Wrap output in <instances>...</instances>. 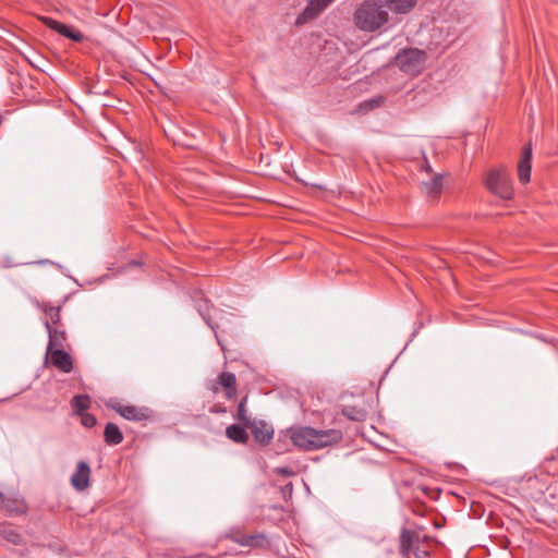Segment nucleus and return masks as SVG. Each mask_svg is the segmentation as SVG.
<instances>
[{
	"label": "nucleus",
	"mask_w": 558,
	"mask_h": 558,
	"mask_svg": "<svg viewBox=\"0 0 558 558\" xmlns=\"http://www.w3.org/2000/svg\"><path fill=\"white\" fill-rule=\"evenodd\" d=\"M104 440L109 446H117L123 441V434L114 423H108L104 430Z\"/></svg>",
	"instance_id": "f3484780"
},
{
	"label": "nucleus",
	"mask_w": 558,
	"mask_h": 558,
	"mask_svg": "<svg viewBox=\"0 0 558 558\" xmlns=\"http://www.w3.org/2000/svg\"><path fill=\"white\" fill-rule=\"evenodd\" d=\"M421 169L426 172H432V169H430V166H429L427 159H424V161L421 165Z\"/></svg>",
	"instance_id": "7c9ffc66"
},
{
	"label": "nucleus",
	"mask_w": 558,
	"mask_h": 558,
	"mask_svg": "<svg viewBox=\"0 0 558 558\" xmlns=\"http://www.w3.org/2000/svg\"><path fill=\"white\" fill-rule=\"evenodd\" d=\"M246 403H247V396H245L241 399L239 407H238V412L235 415V418L239 422H241L244 426H246L247 424H250L252 422L251 417L247 414Z\"/></svg>",
	"instance_id": "b1692460"
},
{
	"label": "nucleus",
	"mask_w": 558,
	"mask_h": 558,
	"mask_svg": "<svg viewBox=\"0 0 558 558\" xmlns=\"http://www.w3.org/2000/svg\"><path fill=\"white\" fill-rule=\"evenodd\" d=\"M389 20V11L381 0H364L353 13L354 25L364 33L380 31Z\"/></svg>",
	"instance_id": "f257e3e1"
},
{
	"label": "nucleus",
	"mask_w": 558,
	"mask_h": 558,
	"mask_svg": "<svg viewBox=\"0 0 558 558\" xmlns=\"http://www.w3.org/2000/svg\"><path fill=\"white\" fill-rule=\"evenodd\" d=\"M245 427L251 429L255 441L259 445H268L274 437V428L264 421H252Z\"/></svg>",
	"instance_id": "6e6552de"
},
{
	"label": "nucleus",
	"mask_w": 558,
	"mask_h": 558,
	"mask_svg": "<svg viewBox=\"0 0 558 558\" xmlns=\"http://www.w3.org/2000/svg\"><path fill=\"white\" fill-rule=\"evenodd\" d=\"M279 473L284 474V475H288V474H290L291 472H290V470H288L287 468H283V469H280V470H279Z\"/></svg>",
	"instance_id": "473e14b6"
},
{
	"label": "nucleus",
	"mask_w": 558,
	"mask_h": 558,
	"mask_svg": "<svg viewBox=\"0 0 558 558\" xmlns=\"http://www.w3.org/2000/svg\"><path fill=\"white\" fill-rule=\"evenodd\" d=\"M242 546L251 548H266L269 546V543L266 534L258 532L246 535L243 539Z\"/></svg>",
	"instance_id": "aec40b11"
},
{
	"label": "nucleus",
	"mask_w": 558,
	"mask_h": 558,
	"mask_svg": "<svg viewBox=\"0 0 558 558\" xmlns=\"http://www.w3.org/2000/svg\"><path fill=\"white\" fill-rule=\"evenodd\" d=\"M92 470L85 461H78L76 469L71 476V485L77 490L83 492L89 486Z\"/></svg>",
	"instance_id": "0eeeda50"
},
{
	"label": "nucleus",
	"mask_w": 558,
	"mask_h": 558,
	"mask_svg": "<svg viewBox=\"0 0 558 558\" xmlns=\"http://www.w3.org/2000/svg\"><path fill=\"white\" fill-rule=\"evenodd\" d=\"M0 535L8 542L20 545L22 544L23 537L10 523H3L0 525Z\"/></svg>",
	"instance_id": "412c9836"
},
{
	"label": "nucleus",
	"mask_w": 558,
	"mask_h": 558,
	"mask_svg": "<svg viewBox=\"0 0 558 558\" xmlns=\"http://www.w3.org/2000/svg\"><path fill=\"white\" fill-rule=\"evenodd\" d=\"M485 186L502 199L513 196V189L507 170L504 167L492 169L484 180Z\"/></svg>",
	"instance_id": "20e7f679"
},
{
	"label": "nucleus",
	"mask_w": 558,
	"mask_h": 558,
	"mask_svg": "<svg viewBox=\"0 0 558 558\" xmlns=\"http://www.w3.org/2000/svg\"><path fill=\"white\" fill-rule=\"evenodd\" d=\"M75 413L83 414L90 405V399L86 395H77L71 401Z\"/></svg>",
	"instance_id": "4be33fe9"
},
{
	"label": "nucleus",
	"mask_w": 558,
	"mask_h": 558,
	"mask_svg": "<svg viewBox=\"0 0 558 558\" xmlns=\"http://www.w3.org/2000/svg\"><path fill=\"white\" fill-rule=\"evenodd\" d=\"M105 405L129 421L143 422L150 416V411L147 408L124 404L117 398L108 399Z\"/></svg>",
	"instance_id": "39448f33"
},
{
	"label": "nucleus",
	"mask_w": 558,
	"mask_h": 558,
	"mask_svg": "<svg viewBox=\"0 0 558 558\" xmlns=\"http://www.w3.org/2000/svg\"><path fill=\"white\" fill-rule=\"evenodd\" d=\"M380 104V100L379 99H372V100H366L364 101L363 104H361V108L364 109V110H369V108H375V107H378Z\"/></svg>",
	"instance_id": "cd10ccee"
},
{
	"label": "nucleus",
	"mask_w": 558,
	"mask_h": 558,
	"mask_svg": "<svg viewBox=\"0 0 558 558\" xmlns=\"http://www.w3.org/2000/svg\"><path fill=\"white\" fill-rule=\"evenodd\" d=\"M226 435L229 439L236 444H246L248 440V434L246 433L245 427L236 424L228 426L226 429Z\"/></svg>",
	"instance_id": "6ab92c4d"
},
{
	"label": "nucleus",
	"mask_w": 558,
	"mask_h": 558,
	"mask_svg": "<svg viewBox=\"0 0 558 558\" xmlns=\"http://www.w3.org/2000/svg\"><path fill=\"white\" fill-rule=\"evenodd\" d=\"M47 356L50 363L63 373H70L73 369V359L63 349L47 350Z\"/></svg>",
	"instance_id": "1a4fd4ad"
},
{
	"label": "nucleus",
	"mask_w": 558,
	"mask_h": 558,
	"mask_svg": "<svg viewBox=\"0 0 558 558\" xmlns=\"http://www.w3.org/2000/svg\"><path fill=\"white\" fill-rule=\"evenodd\" d=\"M218 384L223 388L225 397L232 400L236 396V377L231 372H222L218 377Z\"/></svg>",
	"instance_id": "4468645a"
},
{
	"label": "nucleus",
	"mask_w": 558,
	"mask_h": 558,
	"mask_svg": "<svg viewBox=\"0 0 558 558\" xmlns=\"http://www.w3.org/2000/svg\"><path fill=\"white\" fill-rule=\"evenodd\" d=\"M426 59L425 51L417 48H409L397 53L396 64L402 72L416 76L423 71Z\"/></svg>",
	"instance_id": "7ed1b4c3"
},
{
	"label": "nucleus",
	"mask_w": 558,
	"mask_h": 558,
	"mask_svg": "<svg viewBox=\"0 0 558 558\" xmlns=\"http://www.w3.org/2000/svg\"><path fill=\"white\" fill-rule=\"evenodd\" d=\"M335 0H310L303 12L296 17V25H304L305 23L316 19L327 7Z\"/></svg>",
	"instance_id": "423d86ee"
},
{
	"label": "nucleus",
	"mask_w": 558,
	"mask_h": 558,
	"mask_svg": "<svg viewBox=\"0 0 558 558\" xmlns=\"http://www.w3.org/2000/svg\"><path fill=\"white\" fill-rule=\"evenodd\" d=\"M44 22L49 28L56 31L60 35H62L66 38H70L76 43H80L84 39V35L81 32H78L61 22L52 20L51 17H45Z\"/></svg>",
	"instance_id": "9d476101"
},
{
	"label": "nucleus",
	"mask_w": 558,
	"mask_h": 558,
	"mask_svg": "<svg viewBox=\"0 0 558 558\" xmlns=\"http://www.w3.org/2000/svg\"><path fill=\"white\" fill-rule=\"evenodd\" d=\"M422 192L432 201H436L442 191V175L435 174L428 181L422 182Z\"/></svg>",
	"instance_id": "ddd939ff"
},
{
	"label": "nucleus",
	"mask_w": 558,
	"mask_h": 558,
	"mask_svg": "<svg viewBox=\"0 0 558 558\" xmlns=\"http://www.w3.org/2000/svg\"><path fill=\"white\" fill-rule=\"evenodd\" d=\"M342 413L348 418H350L352 421H356V422H363L367 416V413L365 410L357 408V407H352V405L344 407L342 410Z\"/></svg>",
	"instance_id": "5701e85b"
},
{
	"label": "nucleus",
	"mask_w": 558,
	"mask_h": 558,
	"mask_svg": "<svg viewBox=\"0 0 558 558\" xmlns=\"http://www.w3.org/2000/svg\"><path fill=\"white\" fill-rule=\"evenodd\" d=\"M211 412H215V413H225L226 412V409L225 408H221L219 405H215L213 409H211Z\"/></svg>",
	"instance_id": "2f4dec72"
},
{
	"label": "nucleus",
	"mask_w": 558,
	"mask_h": 558,
	"mask_svg": "<svg viewBox=\"0 0 558 558\" xmlns=\"http://www.w3.org/2000/svg\"><path fill=\"white\" fill-rule=\"evenodd\" d=\"M0 510H4L9 515H19L26 512L27 506L22 498L7 497L3 494V502L0 506Z\"/></svg>",
	"instance_id": "f8f14e48"
},
{
	"label": "nucleus",
	"mask_w": 558,
	"mask_h": 558,
	"mask_svg": "<svg viewBox=\"0 0 558 558\" xmlns=\"http://www.w3.org/2000/svg\"><path fill=\"white\" fill-rule=\"evenodd\" d=\"M413 554L416 558H430V553L428 550L420 549L418 547L413 549Z\"/></svg>",
	"instance_id": "c85d7f7f"
},
{
	"label": "nucleus",
	"mask_w": 558,
	"mask_h": 558,
	"mask_svg": "<svg viewBox=\"0 0 558 558\" xmlns=\"http://www.w3.org/2000/svg\"><path fill=\"white\" fill-rule=\"evenodd\" d=\"M532 146L527 144L522 149V155L518 163V175L522 183H527L531 178Z\"/></svg>",
	"instance_id": "9b49d317"
},
{
	"label": "nucleus",
	"mask_w": 558,
	"mask_h": 558,
	"mask_svg": "<svg viewBox=\"0 0 558 558\" xmlns=\"http://www.w3.org/2000/svg\"><path fill=\"white\" fill-rule=\"evenodd\" d=\"M293 445L302 450H316L341 440L342 434L337 429L317 430L312 427H299L290 430Z\"/></svg>",
	"instance_id": "f03ea898"
},
{
	"label": "nucleus",
	"mask_w": 558,
	"mask_h": 558,
	"mask_svg": "<svg viewBox=\"0 0 558 558\" xmlns=\"http://www.w3.org/2000/svg\"><path fill=\"white\" fill-rule=\"evenodd\" d=\"M220 384H218V379L213 380L208 384V389L213 391L214 393H218L220 389Z\"/></svg>",
	"instance_id": "c756f323"
},
{
	"label": "nucleus",
	"mask_w": 558,
	"mask_h": 558,
	"mask_svg": "<svg viewBox=\"0 0 558 558\" xmlns=\"http://www.w3.org/2000/svg\"><path fill=\"white\" fill-rule=\"evenodd\" d=\"M44 311L47 314V316L49 317V319L47 322L50 323V326L59 324L60 318H61L60 307L46 306L44 308Z\"/></svg>",
	"instance_id": "a878e982"
},
{
	"label": "nucleus",
	"mask_w": 558,
	"mask_h": 558,
	"mask_svg": "<svg viewBox=\"0 0 558 558\" xmlns=\"http://www.w3.org/2000/svg\"><path fill=\"white\" fill-rule=\"evenodd\" d=\"M416 538V534L415 532L411 531V530H402L401 534H400V545H399V549H400V553L402 554V556L409 558V555L411 551H413L414 547V541Z\"/></svg>",
	"instance_id": "a211bd4d"
},
{
	"label": "nucleus",
	"mask_w": 558,
	"mask_h": 558,
	"mask_svg": "<svg viewBox=\"0 0 558 558\" xmlns=\"http://www.w3.org/2000/svg\"><path fill=\"white\" fill-rule=\"evenodd\" d=\"M45 326L49 336L47 350L63 349L64 342L66 340L65 332L58 330L57 328H52L49 322H46Z\"/></svg>",
	"instance_id": "dca6fc26"
},
{
	"label": "nucleus",
	"mask_w": 558,
	"mask_h": 558,
	"mask_svg": "<svg viewBox=\"0 0 558 558\" xmlns=\"http://www.w3.org/2000/svg\"><path fill=\"white\" fill-rule=\"evenodd\" d=\"M385 4L386 9H388L393 14H408L410 13L418 0H381Z\"/></svg>",
	"instance_id": "2eb2a0df"
},
{
	"label": "nucleus",
	"mask_w": 558,
	"mask_h": 558,
	"mask_svg": "<svg viewBox=\"0 0 558 558\" xmlns=\"http://www.w3.org/2000/svg\"><path fill=\"white\" fill-rule=\"evenodd\" d=\"M80 416H81V423L85 427L90 428V427L95 426L97 423L96 417L90 413L84 412L83 414H80Z\"/></svg>",
	"instance_id": "bb28decb"
},
{
	"label": "nucleus",
	"mask_w": 558,
	"mask_h": 558,
	"mask_svg": "<svg viewBox=\"0 0 558 558\" xmlns=\"http://www.w3.org/2000/svg\"><path fill=\"white\" fill-rule=\"evenodd\" d=\"M246 536L239 526L231 527L226 534L225 538L242 546L243 539Z\"/></svg>",
	"instance_id": "393cba45"
}]
</instances>
